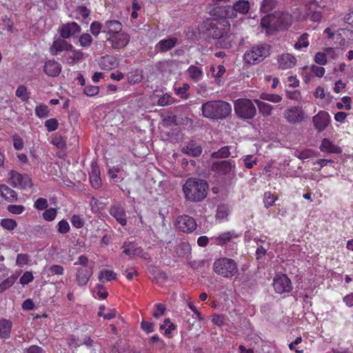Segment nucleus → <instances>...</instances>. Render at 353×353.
<instances>
[{"label":"nucleus","instance_id":"nucleus-21","mask_svg":"<svg viewBox=\"0 0 353 353\" xmlns=\"http://www.w3.org/2000/svg\"><path fill=\"white\" fill-rule=\"evenodd\" d=\"M279 68L283 70L292 68L296 63V57L291 54H283L278 57Z\"/></svg>","mask_w":353,"mask_h":353},{"label":"nucleus","instance_id":"nucleus-5","mask_svg":"<svg viewBox=\"0 0 353 353\" xmlns=\"http://www.w3.org/2000/svg\"><path fill=\"white\" fill-rule=\"evenodd\" d=\"M74 265H80L77 269L76 281L77 285L79 286L85 285L93 274V265L89 263L88 258L85 255L79 256Z\"/></svg>","mask_w":353,"mask_h":353},{"label":"nucleus","instance_id":"nucleus-14","mask_svg":"<svg viewBox=\"0 0 353 353\" xmlns=\"http://www.w3.org/2000/svg\"><path fill=\"white\" fill-rule=\"evenodd\" d=\"M309 18L313 22H319L322 18V14L319 4L316 0H310L305 6V15L303 19Z\"/></svg>","mask_w":353,"mask_h":353},{"label":"nucleus","instance_id":"nucleus-6","mask_svg":"<svg viewBox=\"0 0 353 353\" xmlns=\"http://www.w3.org/2000/svg\"><path fill=\"white\" fill-rule=\"evenodd\" d=\"M236 114L242 119H250L255 117L256 110L253 102L249 99H238L234 102Z\"/></svg>","mask_w":353,"mask_h":353},{"label":"nucleus","instance_id":"nucleus-43","mask_svg":"<svg viewBox=\"0 0 353 353\" xmlns=\"http://www.w3.org/2000/svg\"><path fill=\"white\" fill-rule=\"evenodd\" d=\"M93 39L92 36L88 33H83L79 37V43L82 48H88L92 43Z\"/></svg>","mask_w":353,"mask_h":353},{"label":"nucleus","instance_id":"nucleus-39","mask_svg":"<svg viewBox=\"0 0 353 353\" xmlns=\"http://www.w3.org/2000/svg\"><path fill=\"white\" fill-rule=\"evenodd\" d=\"M90 181L93 188L95 189L100 188L101 181L99 176V171L97 168H92L90 174Z\"/></svg>","mask_w":353,"mask_h":353},{"label":"nucleus","instance_id":"nucleus-36","mask_svg":"<svg viewBox=\"0 0 353 353\" xmlns=\"http://www.w3.org/2000/svg\"><path fill=\"white\" fill-rule=\"evenodd\" d=\"M70 52L66 58L67 62L70 64H74L81 59L83 57V53L80 50L72 49L69 50Z\"/></svg>","mask_w":353,"mask_h":353},{"label":"nucleus","instance_id":"nucleus-29","mask_svg":"<svg viewBox=\"0 0 353 353\" xmlns=\"http://www.w3.org/2000/svg\"><path fill=\"white\" fill-rule=\"evenodd\" d=\"M123 252L129 256L139 255L141 253V249L134 243L125 242L123 243Z\"/></svg>","mask_w":353,"mask_h":353},{"label":"nucleus","instance_id":"nucleus-57","mask_svg":"<svg viewBox=\"0 0 353 353\" xmlns=\"http://www.w3.org/2000/svg\"><path fill=\"white\" fill-rule=\"evenodd\" d=\"M161 330L165 331V334H170L172 331L175 330V325L172 323L169 319L164 320L163 323L160 326Z\"/></svg>","mask_w":353,"mask_h":353},{"label":"nucleus","instance_id":"nucleus-26","mask_svg":"<svg viewBox=\"0 0 353 353\" xmlns=\"http://www.w3.org/2000/svg\"><path fill=\"white\" fill-rule=\"evenodd\" d=\"M61 65L55 61H48L44 65V72L48 76H58L61 72Z\"/></svg>","mask_w":353,"mask_h":353},{"label":"nucleus","instance_id":"nucleus-64","mask_svg":"<svg viewBox=\"0 0 353 353\" xmlns=\"http://www.w3.org/2000/svg\"><path fill=\"white\" fill-rule=\"evenodd\" d=\"M34 279V276L32 273L30 271H26L23 273V274L21 276L19 279V282L22 285H26L32 281Z\"/></svg>","mask_w":353,"mask_h":353},{"label":"nucleus","instance_id":"nucleus-9","mask_svg":"<svg viewBox=\"0 0 353 353\" xmlns=\"http://www.w3.org/2000/svg\"><path fill=\"white\" fill-rule=\"evenodd\" d=\"M283 117L287 122L295 124L304 121L307 115L302 106L296 105L287 108L283 112Z\"/></svg>","mask_w":353,"mask_h":353},{"label":"nucleus","instance_id":"nucleus-22","mask_svg":"<svg viewBox=\"0 0 353 353\" xmlns=\"http://www.w3.org/2000/svg\"><path fill=\"white\" fill-rule=\"evenodd\" d=\"M99 64L102 70H110L117 68L119 61L114 56L105 55L100 59Z\"/></svg>","mask_w":353,"mask_h":353},{"label":"nucleus","instance_id":"nucleus-30","mask_svg":"<svg viewBox=\"0 0 353 353\" xmlns=\"http://www.w3.org/2000/svg\"><path fill=\"white\" fill-rule=\"evenodd\" d=\"M12 322L7 319H0V336L1 338H8L10 336Z\"/></svg>","mask_w":353,"mask_h":353},{"label":"nucleus","instance_id":"nucleus-10","mask_svg":"<svg viewBox=\"0 0 353 353\" xmlns=\"http://www.w3.org/2000/svg\"><path fill=\"white\" fill-rule=\"evenodd\" d=\"M273 288L278 294L289 293L292 290V285L290 279L286 274H277L273 279Z\"/></svg>","mask_w":353,"mask_h":353},{"label":"nucleus","instance_id":"nucleus-8","mask_svg":"<svg viewBox=\"0 0 353 353\" xmlns=\"http://www.w3.org/2000/svg\"><path fill=\"white\" fill-rule=\"evenodd\" d=\"M211 28L209 30L210 35L214 39H221L226 36L230 31V25L225 19L220 20L213 19L210 21Z\"/></svg>","mask_w":353,"mask_h":353},{"label":"nucleus","instance_id":"nucleus-28","mask_svg":"<svg viewBox=\"0 0 353 353\" xmlns=\"http://www.w3.org/2000/svg\"><path fill=\"white\" fill-rule=\"evenodd\" d=\"M187 72L190 78L195 82L201 80L203 77L202 68L196 65H190L187 70Z\"/></svg>","mask_w":353,"mask_h":353},{"label":"nucleus","instance_id":"nucleus-3","mask_svg":"<svg viewBox=\"0 0 353 353\" xmlns=\"http://www.w3.org/2000/svg\"><path fill=\"white\" fill-rule=\"evenodd\" d=\"M292 16L288 12H276L272 15L263 17L261 26L266 30L267 34H272L275 30H283L289 28L292 24Z\"/></svg>","mask_w":353,"mask_h":353},{"label":"nucleus","instance_id":"nucleus-55","mask_svg":"<svg viewBox=\"0 0 353 353\" xmlns=\"http://www.w3.org/2000/svg\"><path fill=\"white\" fill-rule=\"evenodd\" d=\"M313 155L314 152L311 150H296L294 152V156L302 160L310 159L312 157Z\"/></svg>","mask_w":353,"mask_h":353},{"label":"nucleus","instance_id":"nucleus-12","mask_svg":"<svg viewBox=\"0 0 353 353\" xmlns=\"http://www.w3.org/2000/svg\"><path fill=\"white\" fill-rule=\"evenodd\" d=\"M130 40V35L122 31L113 36L106 37V41L110 43V47L114 50H121L125 48Z\"/></svg>","mask_w":353,"mask_h":353},{"label":"nucleus","instance_id":"nucleus-18","mask_svg":"<svg viewBox=\"0 0 353 353\" xmlns=\"http://www.w3.org/2000/svg\"><path fill=\"white\" fill-rule=\"evenodd\" d=\"M81 30V27L75 22H69L61 25L59 33L63 39L73 37Z\"/></svg>","mask_w":353,"mask_h":353},{"label":"nucleus","instance_id":"nucleus-48","mask_svg":"<svg viewBox=\"0 0 353 353\" xmlns=\"http://www.w3.org/2000/svg\"><path fill=\"white\" fill-rule=\"evenodd\" d=\"M276 199V196L272 194L270 192H265L263 198L265 207L266 208H269L270 207L272 206L274 204Z\"/></svg>","mask_w":353,"mask_h":353},{"label":"nucleus","instance_id":"nucleus-52","mask_svg":"<svg viewBox=\"0 0 353 353\" xmlns=\"http://www.w3.org/2000/svg\"><path fill=\"white\" fill-rule=\"evenodd\" d=\"M90 30L93 36L97 37L103 30V24L99 21H94L90 24Z\"/></svg>","mask_w":353,"mask_h":353},{"label":"nucleus","instance_id":"nucleus-24","mask_svg":"<svg viewBox=\"0 0 353 353\" xmlns=\"http://www.w3.org/2000/svg\"><path fill=\"white\" fill-rule=\"evenodd\" d=\"M239 234H237L235 231H228L223 232L219 234L217 236H214L212 239L214 241V243L219 245H223L230 242L232 239L238 238Z\"/></svg>","mask_w":353,"mask_h":353},{"label":"nucleus","instance_id":"nucleus-42","mask_svg":"<svg viewBox=\"0 0 353 353\" xmlns=\"http://www.w3.org/2000/svg\"><path fill=\"white\" fill-rule=\"evenodd\" d=\"M314 97L316 99H319L323 101H326L327 103H329L328 99L330 97V94L325 92V89L322 86L316 87L314 92Z\"/></svg>","mask_w":353,"mask_h":353},{"label":"nucleus","instance_id":"nucleus-60","mask_svg":"<svg viewBox=\"0 0 353 353\" xmlns=\"http://www.w3.org/2000/svg\"><path fill=\"white\" fill-rule=\"evenodd\" d=\"M276 0H263L261 3V10L264 12H268L275 6Z\"/></svg>","mask_w":353,"mask_h":353},{"label":"nucleus","instance_id":"nucleus-49","mask_svg":"<svg viewBox=\"0 0 353 353\" xmlns=\"http://www.w3.org/2000/svg\"><path fill=\"white\" fill-rule=\"evenodd\" d=\"M94 296L95 298L105 299L108 296V292L103 285L97 284L94 290Z\"/></svg>","mask_w":353,"mask_h":353},{"label":"nucleus","instance_id":"nucleus-34","mask_svg":"<svg viewBox=\"0 0 353 353\" xmlns=\"http://www.w3.org/2000/svg\"><path fill=\"white\" fill-rule=\"evenodd\" d=\"M230 213L229 207L223 204L218 206L216 214V219L221 222L227 219Z\"/></svg>","mask_w":353,"mask_h":353},{"label":"nucleus","instance_id":"nucleus-44","mask_svg":"<svg viewBox=\"0 0 353 353\" xmlns=\"http://www.w3.org/2000/svg\"><path fill=\"white\" fill-rule=\"evenodd\" d=\"M98 315L103 317L105 319H112L116 316V310L114 309H108L107 312H105V306L101 305L99 307Z\"/></svg>","mask_w":353,"mask_h":353},{"label":"nucleus","instance_id":"nucleus-4","mask_svg":"<svg viewBox=\"0 0 353 353\" xmlns=\"http://www.w3.org/2000/svg\"><path fill=\"white\" fill-rule=\"evenodd\" d=\"M213 271L223 278H231L239 272L237 263L231 258L221 257L213 263Z\"/></svg>","mask_w":353,"mask_h":353},{"label":"nucleus","instance_id":"nucleus-37","mask_svg":"<svg viewBox=\"0 0 353 353\" xmlns=\"http://www.w3.org/2000/svg\"><path fill=\"white\" fill-rule=\"evenodd\" d=\"M18 277H19L18 274H12L10 276L8 277L7 279H6L5 280H3L0 283V293H2L3 292L12 286L13 284L17 281V279H18Z\"/></svg>","mask_w":353,"mask_h":353},{"label":"nucleus","instance_id":"nucleus-40","mask_svg":"<svg viewBox=\"0 0 353 353\" xmlns=\"http://www.w3.org/2000/svg\"><path fill=\"white\" fill-rule=\"evenodd\" d=\"M142 79L143 74L141 70H134L128 74V81L130 84L138 83L141 81Z\"/></svg>","mask_w":353,"mask_h":353},{"label":"nucleus","instance_id":"nucleus-47","mask_svg":"<svg viewBox=\"0 0 353 353\" xmlns=\"http://www.w3.org/2000/svg\"><path fill=\"white\" fill-rule=\"evenodd\" d=\"M191 248L187 242H181L178 245L176 253L179 256H185L190 252Z\"/></svg>","mask_w":353,"mask_h":353},{"label":"nucleus","instance_id":"nucleus-32","mask_svg":"<svg viewBox=\"0 0 353 353\" xmlns=\"http://www.w3.org/2000/svg\"><path fill=\"white\" fill-rule=\"evenodd\" d=\"M182 151L192 157H198L201 154L202 150L199 145L193 142H190L182 149Z\"/></svg>","mask_w":353,"mask_h":353},{"label":"nucleus","instance_id":"nucleus-25","mask_svg":"<svg viewBox=\"0 0 353 353\" xmlns=\"http://www.w3.org/2000/svg\"><path fill=\"white\" fill-rule=\"evenodd\" d=\"M177 43L178 39L175 37L161 39L157 43L155 48L158 51L167 52L172 49Z\"/></svg>","mask_w":353,"mask_h":353},{"label":"nucleus","instance_id":"nucleus-27","mask_svg":"<svg viewBox=\"0 0 353 353\" xmlns=\"http://www.w3.org/2000/svg\"><path fill=\"white\" fill-rule=\"evenodd\" d=\"M0 195L9 202L17 200V194L15 191L6 185H0Z\"/></svg>","mask_w":353,"mask_h":353},{"label":"nucleus","instance_id":"nucleus-16","mask_svg":"<svg viewBox=\"0 0 353 353\" xmlns=\"http://www.w3.org/2000/svg\"><path fill=\"white\" fill-rule=\"evenodd\" d=\"M235 164L230 161H221L214 163L212 165V170L218 175H228L234 173Z\"/></svg>","mask_w":353,"mask_h":353},{"label":"nucleus","instance_id":"nucleus-2","mask_svg":"<svg viewBox=\"0 0 353 353\" xmlns=\"http://www.w3.org/2000/svg\"><path fill=\"white\" fill-rule=\"evenodd\" d=\"M208 190L207 181L196 178L188 179L183 185L185 198L192 202L203 201L207 196Z\"/></svg>","mask_w":353,"mask_h":353},{"label":"nucleus","instance_id":"nucleus-20","mask_svg":"<svg viewBox=\"0 0 353 353\" xmlns=\"http://www.w3.org/2000/svg\"><path fill=\"white\" fill-rule=\"evenodd\" d=\"M65 39H58L53 41L50 48V52L52 55H57L63 51H69L73 48L72 44L65 40Z\"/></svg>","mask_w":353,"mask_h":353},{"label":"nucleus","instance_id":"nucleus-45","mask_svg":"<svg viewBox=\"0 0 353 353\" xmlns=\"http://www.w3.org/2000/svg\"><path fill=\"white\" fill-rule=\"evenodd\" d=\"M90 10L85 6H79L75 10V19L78 20L85 19L88 17Z\"/></svg>","mask_w":353,"mask_h":353},{"label":"nucleus","instance_id":"nucleus-35","mask_svg":"<svg viewBox=\"0 0 353 353\" xmlns=\"http://www.w3.org/2000/svg\"><path fill=\"white\" fill-rule=\"evenodd\" d=\"M309 34L307 33L302 34L294 43V48L296 50H301L302 48H306L309 46Z\"/></svg>","mask_w":353,"mask_h":353},{"label":"nucleus","instance_id":"nucleus-11","mask_svg":"<svg viewBox=\"0 0 353 353\" xmlns=\"http://www.w3.org/2000/svg\"><path fill=\"white\" fill-rule=\"evenodd\" d=\"M250 3L248 1L240 0L233 4L232 6H228L225 10V17L228 18H235L237 14H245L250 10Z\"/></svg>","mask_w":353,"mask_h":353},{"label":"nucleus","instance_id":"nucleus-50","mask_svg":"<svg viewBox=\"0 0 353 353\" xmlns=\"http://www.w3.org/2000/svg\"><path fill=\"white\" fill-rule=\"evenodd\" d=\"M174 102V98L169 94H165L158 100V105L165 106L172 104Z\"/></svg>","mask_w":353,"mask_h":353},{"label":"nucleus","instance_id":"nucleus-33","mask_svg":"<svg viewBox=\"0 0 353 353\" xmlns=\"http://www.w3.org/2000/svg\"><path fill=\"white\" fill-rule=\"evenodd\" d=\"M320 148L321 151L327 152L339 153L340 152V148L339 147L326 139L322 141Z\"/></svg>","mask_w":353,"mask_h":353},{"label":"nucleus","instance_id":"nucleus-61","mask_svg":"<svg viewBox=\"0 0 353 353\" xmlns=\"http://www.w3.org/2000/svg\"><path fill=\"white\" fill-rule=\"evenodd\" d=\"M57 216V210L52 208L46 210L43 213V218L47 221H53Z\"/></svg>","mask_w":353,"mask_h":353},{"label":"nucleus","instance_id":"nucleus-63","mask_svg":"<svg viewBox=\"0 0 353 353\" xmlns=\"http://www.w3.org/2000/svg\"><path fill=\"white\" fill-rule=\"evenodd\" d=\"M165 306L162 303H157L154 305V310L152 312V315L154 317L159 319L160 316L164 314L165 311Z\"/></svg>","mask_w":353,"mask_h":353},{"label":"nucleus","instance_id":"nucleus-23","mask_svg":"<svg viewBox=\"0 0 353 353\" xmlns=\"http://www.w3.org/2000/svg\"><path fill=\"white\" fill-rule=\"evenodd\" d=\"M110 214L114 217L121 225H125L127 223L126 215L124 209L119 204L113 205L110 210Z\"/></svg>","mask_w":353,"mask_h":353},{"label":"nucleus","instance_id":"nucleus-15","mask_svg":"<svg viewBox=\"0 0 353 353\" xmlns=\"http://www.w3.org/2000/svg\"><path fill=\"white\" fill-rule=\"evenodd\" d=\"M175 225L182 232L190 233L196 228V223L194 218L188 215L178 216L175 221Z\"/></svg>","mask_w":353,"mask_h":353},{"label":"nucleus","instance_id":"nucleus-62","mask_svg":"<svg viewBox=\"0 0 353 353\" xmlns=\"http://www.w3.org/2000/svg\"><path fill=\"white\" fill-rule=\"evenodd\" d=\"M99 92V88L98 86L88 85L83 89V92L88 97L96 96Z\"/></svg>","mask_w":353,"mask_h":353},{"label":"nucleus","instance_id":"nucleus-54","mask_svg":"<svg viewBox=\"0 0 353 353\" xmlns=\"http://www.w3.org/2000/svg\"><path fill=\"white\" fill-rule=\"evenodd\" d=\"M351 98L349 97H343L341 102L336 103V108L339 110L345 108L347 110H350L351 107Z\"/></svg>","mask_w":353,"mask_h":353},{"label":"nucleus","instance_id":"nucleus-56","mask_svg":"<svg viewBox=\"0 0 353 353\" xmlns=\"http://www.w3.org/2000/svg\"><path fill=\"white\" fill-rule=\"evenodd\" d=\"M30 261V256L27 254H19L16 259V265L23 267L28 265Z\"/></svg>","mask_w":353,"mask_h":353},{"label":"nucleus","instance_id":"nucleus-58","mask_svg":"<svg viewBox=\"0 0 353 353\" xmlns=\"http://www.w3.org/2000/svg\"><path fill=\"white\" fill-rule=\"evenodd\" d=\"M242 160L244 162L245 166L248 169L252 168L258 161L257 158L253 155H246L243 157Z\"/></svg>","mask_w":353,"mask_h":353},{"label":"nucleus","instance_id":"nucleus-13","mask_svg":"<svg viewBox=\"0 0 353 353\" xmlns=\"http://www.w3.org/2000/svg\"><path fill=\"white\" fill-rule=\"evenodd\" d=\"M9 176V183L14 188L26 189L32 186L31 179L28 175H21L17 172L11 171Z\"/></svg>","mask_w":353,"mask_h":353},{"label":"nucleus","instance_id":"nucleus-19","mask_svg":"<svg viewBox=\"0 0 353 353\" xmlns=\"http://www.w3.org/2000/svg\"><path fill=\"white\" fill-rule=\"evenodd\" d=\"M123 25L117 20H108L103 24L102 32L107 37L113 36L122 31Z\"/></svg>","mask_w":353,"mask_h":353},{"label":"nucleus","instance_id":"nucleus-38","mask_svg":"<svg viewBox=\"0 0 353 353\" xmlns=\"http://www.w3.org/2000/svg\"><path fill=\"white\" fill-rule=\"evenodd\" d=\"M117 274L110 270H102L99 274V280L101 282L110 281L116 279Z\"/></svg>","mask_w":353,"mask_h":353},{"label":"nucleus","instance_id":"nucleus-46","mask_svg":"<svg viewBox=\"0 0 353 353\" xmlns=\"http://www.w3.org/2000/svg\"><path fill=\"white\" fill-rule=\"evenodd\" d=\"M190 89V85L188 83L183 84L181 87H175L174 91L176 95L183 99H187L189 97L188 90Z\"/></svg>","mask_w":353,"mask_h":353},{"label":"nucleus","instance_id":"nucleus-59","mask_svg":"<svg viewBox=\"0 0 353 353\" xmlns=\"http://www.w3.org/2000/svg\"><path fill=\"white\" fill-rule=\"evenodd\" d=\"M49 110L47 105H39L35 108V114L39 118H45L48 116Z\"/></svg>","mask_w":353,"mask_h":353},{"label":"nucleus","instance_id":"nucleus-17","mask_svg":"<svg viewBox=\"0 0 353 353\" xmlns=\"http://www.w3.org/2000/svg\"><path fill=\"white\" fill-rule=\"evenodd\" d=\"M331 117L329 113L323 110L320 111L312 118L314 128L318 132L323 131L329 125Z\"/></svg>","mask_w":353,"mask_h":353},{"label":"nucleus","instance_id":"nucleus-7","mask_svg":"<svg viewBox=\"0 0 353 353\" xmlns=\"http://www.w3.org/2000/svg\"><path fill=\"white\" fill-rule=\"evenodd\" d=\"M270 54V48L268 45H259L252 47L244 54V60L249 64H256L262 61Z\"/></svg>","mask_w":353,"mask_h":353},{"label":"nucleus","instance_id":"nucleus-51","mask_svg":"<svg viewBox=\"0 0 353 353\" xmlns=\"http://www.w3.org/2000/svg\"><path fill=\"white\" fill-rule=\"evenodd\" d=\"M15 94L16 96L20 98L23 101H27L30 97L27 88L24 85L19 86L16 90Z\"/></svg>","mask_w":353,"mask_h":353},{"label":"nucleus","instance_id":"nucleus-31","mask_svg":"<svg viewBox=\"0 0 353 353\" xmlns=\"http://www.w3.org/2000/svg\"><path fill=\"white\" fill-rule=\"evenodd\" d=\"M257 105L259 113L263 116H270L272 114L273 106L268 103L263 102L259 99H254Z\"/></svg>","mask_w":353,"mask_h":353},{"label":"nucleus","instance_id":"nucleus-53","mask_svg":"<svg viewBox=\"0 0 353 353\" xmlns=\"http://www.w3.org/2000/svg\"><path fill=\"white\" fill-rule=\"evenodd\" d=\"M1 226L6 230H12L17 227V222L12 219H3L1 221Z\"/></svg>","mask_w":353,"mask_h":353},{"label":"nucleus","instance_id":"nucleus-41","mask_svg":"<svg viewBox=\"0 0 353 353\" xmlns=\"http://www.w3.org/2000/svg\"><path fill=\"white\" fill-rule=\"evenodd\" d=\"M260 99L265 101H268L272 103H277L282 101V97L276 94H270L263 92L260 95Z\"/></svg>","mask_w":353,"mask_h":353},{"label":"nucleus","instance_id":"nucleus-1","mask_svg":"<svg viewBox=\"0 0 353 353\" xmlns=\"http://www.w3.org/2000/svg\"><path fill=\"white\" fill-rule=\"evenodd\" d=\"M202 116L210 120L224 119L230 115L232 105L223 100H212L201 106Z\"/></svg>","mask_w":353,"mask_h":353}]
</instances>
